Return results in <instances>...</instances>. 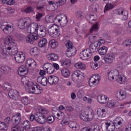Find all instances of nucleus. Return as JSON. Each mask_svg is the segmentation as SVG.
Returning a JSON list of instances; mask_svg holds the SVG:
<instances>
[{
  "label": "nucleus",
  "instance_id": "obj_1",
  "mask_svg": "<svg viewBox=\"0 0 131 131\" xmlns=\"http://www.w3.org/2000/svg\"><path fill=\"white\" fill-rule=\"evenodd\" d=\"M4 42L6 45H0V57L3 59H6L8 56H12L19 52L14 36L10 35L6 37Z\"/></svg>",
  "mask_w": 131,
  "mask_h": 131
},
{
  "label": "nucleus",
  "instance_id": "obj_2",
  "mask_svg": "<svg viewBox=\"0 0 131 131\" xmlns=\"http://www.w3.org/2000/svg\"><path fill=\"white\" fill-rule=\"evenodd\" d=\"M98 30H99L98 24L94 25L91 28L89 37V41H90L91 43H96L98 42L97 41V39L99 38Z\"/></svg>",
  "mask_w": 131,
  "mask_h": 131
},
{
  "label": "nucleus",
  "instance_id": "obj_3",
  "mask_svg": "<svg viewBox=\"0 0 131 131\" xmlns=\"http://www.w3.org/2000/svg\"><path fill=\"white\" fill-rule=\"evenodd\" d=\"M21 82L23 85H26L28 93H30V94L33 93L34 90H35V87L29 77L27 76L23 77L21 78Z\"/></svg>",
  "mask_w": 131,
  "mask_h": 131
},
{
  "label": "nucleus",
  "instance_id": "obj_4",
  "mask_svg": "<svg viewBox=\"0 0 131 131\" xmlns=\"http://www.w3.org/2000/svg\"><path fill=\"white\" fill-rule=\"evenodd\" d=\"M108 78L110 80H116L120 84L123 83V78L121 75H119L118 70L116 69L110 71L108 75Z\"/></svg>",
  "mask_w": 131,
  "mask_h": 131
},
{
  "label": "nucleus",
  "instance_id": "obj_5",
  "mask_svg": "<svg viewBox=\"0 0 131 131\" xmlns=\"http://www.w3.org/2000/svg\"><path fill=\"white\" fill-rule=\"evenodd\" d=\"M72 80L74 82H82L84 80V74L80 71H76L72 74Z\"/></svg>",
  "mask_w": 131,
  "mask_h": 131
},
{
  "label": "nucleus",
  "instance_id": "obj_6",
  "mask_svg": "<svg viewBox=\"0 0 131 131\" xmlns=\"http://www.w3.org/2000/svg\"><path fill=\"white\" fill-rule=\"evenodd\" d=\"M72 45V42L69 41L66 45L67 49H68L66 53L68 58H70L76 54V48H75Z\"/></svg>",
  "mask_w": 131,
  "mask_h": 131
},
{
  "label": "nucleus",
  "instance_id": "obj_7",
  "mask_svg": "<svg viewBox=\"0 0 131 131\" xmlns=\"http://www.w3.org/2000/svg\"><path fill=\"white\" fill-rule=\"evenodd\" d=\"M31 24V20L27 17L25 19H20L18 21V27L20 29H25Z\"/></svg>",
  "mask_w": 131,
  "mask_h": 131
},
{
  "label": "nucleus",
  "instance_id": "obj_8",
  "mask_svg": "<svg viewBox=\"0 0 131 131\" xmlns=\"http://www.w3.org/2000/svg\"><path fill=\"white\" fill-rule=\"evenodd\" d=\"M55 21L56 23L58 22V23L63 27L66 26V25H67V23H68V20L67 19V16H66L62 17L61 15H57L55 18Z\"/></svg>",
  "mask_w": 131,
  "mask_h": 131
},
{
  "label": "nucleus",
  "instance_id": "obj_9",
  "mask_svg": "<svg viewBox=\"0 0 131 131\" xmlns=\"http://www.w3.org/2000/svg\"><path fill=\"white\" fill-rule=\"evenodd\" d=\"M48 33L52 36V37H58L60 36V29H57L56 27L52 26L48 30Z\"/></svg>",
  "mask_w": 131,
  "mask_h": 131
},
{
  "label": "nucleus",
  "instance_id": "obj_10",
  "mask_svg": "<svg viewBox=\"0 0 131 131\" xmlns=\"http://www.w3.org/2000/svg\"><path fill=\"white\" fill-rule=\"evenodd\" d=\"M38 28H39V27H38V25H37V24L35 23H34L32 24H30L27 28V31L28 33H34L35 34H36Z\"/></svg>",
  "mask_w": 131,
  "mask_h": 131
},
{
  "label": "nucleus",
  "instance_id": "obj_11",
  "mask_svg": "<svg viewBox=\"0 0 131 131\" xmlns=\"http://www.w3.org/2000/svg\"><path fill=\"white\" fill-rule=\"evenodd\" d=\"M92 52L90 49L84 50L80 53L79 56L82 60H88L92 57Z\"/></svg>",
  "mask_w": 131,
  "mask_h": 131
},
{
  "label": "nucleus",
  "instance_id": "obj_12",
  "mask_svg": "<svg viewBox=\"0 0 131 131\" xmlns=\"http://www.w3.org/2000/svg\"><path fill=\"white\" fill-rule=\"evenodd\" d=\"M115 58V56L114 55V53H110L104 56L103 59L105 63H106V64H111L113 63Z\"/></svg>",
  "mask_w": 131,
  "mask_h": 131
},
{
  "label": "nucleus",
  "instance_id": "obj_13",
  "mask_svg": "<svg viewBox=\"0 0 131 131\" xmlns=\"http://www.w3.org/2000/svg\"><path fill=\"white\" fill-rule=\"evenodd\" d=\"M116 15H122V20L125 21V20H127V18L128 17V11L126 10H124L122 9H118L116 10Z\"/></svg>",
  "mask_w": 131,
  "mask_h": 131
},
{
  "label": "nucleus",
  "instance_id": "obj_14",
  "mask_svg": "<svg viewBox=\"0 0 131 131\" xmlns=\"http://www.w3.org/2000/svg\"><path fill=\"white\" fill-rule=\"evenodd\" d=\"M12 55H15L14 58L17 63H21L25 61V54L23 53L19 54L18 53H16Z\"/></svg>",
  "mask_w": 131,
  "mask_h": 131
},
{
  "label": "nucleus",
  "instance_id": "obj_15",
  "mask_svg": "<svg viewBox=\"0 0 131 131\" xmlns=\"http://www.w3.org/2000/svg\"><path fill=\"white\" fill-rule=\"evenodd\" d=\"M101 80V76L99 74H95L93 75L89 80V84L93 83V84H98Z\"/></svg>",
  "mask_w": 131,
  "mask_h": 131
},
{
  "label": "nucleus",
  "instance_id": "obj_16",
  "mask_svg": "<svg viewBox=\"0 0 131 131\" xmlns=\"http://www.w3.org/2000/svg\"><path fill=\"white\" fill-rule=\"evenodd\" d=\"M1 28L6 34H9L13 32V28L9 25L3 24L1 25Z\"/></svg>",
  "mask_w": 131,
  "mask_h": 131
},
{
  "label": "nucleus",
  "instance_id": "obj_17",
  "mask_svg": "<svg viewBox=\"0 0 131 131\" xmlns=\"http://www.w3.org/2000/svg\"><path fill=\"white\" fill-rule=\"evenodd\" d=\"M100 45L101 42H98L97 43H91L89 50H90V52L92 53V55L93 53H96V52H98V51H99Z\"/></svg>",
  "mask_w": 131,
  "mask_h": 131
},
{
  "label": "nucleus",
  "instance_id": "obj_18",
  "mask_svg": "<svg viewBox=\"0 0 131 131\" xmlns=\"http://www.w3.org/2000/svg\"><path fill=\"white\" fill-rule=\"evenodd\" d=\"M43 69L47 71L48 74H52L55 72V69L51 63H45L43 66Z\"/></svg>",
  "mask_w": 131,
  "mask_h": 131
},
{
  "label": "nucleus",
  "instance_id": "obj_19",
  "mask_svg": "<svg viewBox=\"0 0 131 131\" xmlns=\"http://www.w3.org/2000/svg\"><path fill=\"white\" fill-rule=\"evenodd\" d=\"M36 121L39 124H45L47 122V117L42 114H38Z\"/></svg>",
  "mask_w": 131,
  "mask_h": 131
},
{
  "label": "nucleus",
  "instance_id": "obj_20",
  "mask_svg": "<svg viewBox=\"0 0 131 131\" xmlns=\"http://www.w3.org/2000/svg\"><path fill=\"white\" fill-rule=\"evenodd\" d=\"M38 38H39L38 36L35 35L34 34H30L26 38V40L27 42L32 44L34 40H37Z\"/></svg>",
  "mask_w": 131,
  "mask_h": 131
},
{
  "label": "nucleus",
  "instance_id": "obj_21",
  "mask_svg": "<svg viewBox=\"0 0 131 131\" xmlns=\"http://www.w3.org/2000/svg\"><path fill=\"white\" fill-rule=\"evenodd\" d=\"M8 96L10 99L15 100L16 98H18L19 96V92L16 90L11 89L8 92Z\"/></svg>",
  "mask_w": 131,
  "mask_h": 131
},
{
  "label": "nucleus",
  "instance_id": "obj_22",
  "mask_svg": "<svg viewBox=\"0 0 131 131\" xmlns=\"http://www.w3.org/2000/svg\"><path fill=\"white\" fill-rule=\"evenodd\" d=\"M48 82L50 84H57L59 82V78L56 76H50L48 78Z\"/></svg>",
  "mask_w": 131,
  "mask_h": 131
},
{
  "label": "nucleus",
  "instance_id": "obj_23",
  "mask_svg": "<svg viewBox=\"0 0 131 131\" xmlns=\"http://www.w3.org/2000/svg\"><path fill=\"white\" fill-rule=\"evenodd\" d=\"M12 120H14L15 125H19L21 123V114L20 113H16L13 116Z\"/></svg>",
  "mask_w": 131,
  "mask_h": 131
},
{
  "label": "nucleus",
  "instance_id": "obj_24",
  "mask_svg": "<svg viewBox=\"0 0 131 131\" xmlns=\"http://www.w3.org/2000/svg\"><path fill=\"white\" fill-rule=\"evenodd\" d=\"M18 73L20 76H25L28 73V70L25 66H21L18 69Z\"/></svg>",
  "mask_w": 131,
  "mask_h": 131
},
{
  "label": "nucleus",
  "instance_id": "obj_25",
  "mask_svg": "<svg viewBox=\"0 0 131 131\" xmlns=\"http://www.w3.org/2000/svg\"><path fill=\"white\" fill-rule=\"evenodd\" d=\"M97 101L100 104H106L109 101V98L106 95H99L97 96Z\"/></svg>",
  "mask_w": 131,
  "mask_h": 131
},
{
  "label": "nucleus",
  "instance_id": "obj_26",
  "mask_svg": "<svg viewBox=\"0 0 131 131\" xmlns=\"http://www.w3.org/2000/svg\"><path fill=\"white\" fill-rule=\"evenodd\" d=\"M37 82L43 85V86H46L48 84V79L46 77L39 76L37 78Z\"/></svg>",
  "mask_w": 131,
  "mask_h": 131
},
{
  "label": "nucleus",
  "instance_id": "obj_27",
  "mask_svg": "<svg viewBox=\"0 0 131 131\" xmlns=\"http://www.w3.org/2000/svg\"><path fill=\"white\" fill-rule=\"evenodd\" d=\"M36 33L38 35L39 37H45V36L47 35V30H46V29H41L39 27Z\"/></svg>",
  "mask_w": 131,
  "mask_h": 131
},
{
  "label": "nucleus",
  "instance_id": "obj_28",
  "mask_svg": "<svg viewBox=\"0 0 131 131\" xmlns=\"http://www.w3.org/2000/svg\"><path fill=\"white\" fill-rule=\"evenodd\" d=\"M106 126V130L107 131H114L115 129V127L116 126L115 125H111L110 123H109V121H106L105 122Z\"/></svg>",
  "mask_w": 131,
  "mask_h": 131
},
{
  "label": "nucleus",
  "instance_id": "obj_29",
  "mask_svg": "<svg viewBox=\"0 0 131 131\" xmlns=\"http://www.w3.org/2000/svg\"><path fill=\"white\" fill-rule=\"evenodd\" d=\"M48 44V40L46 38H42L39 40L38 46L39 48H45Z\"/></svg>",
  "mask_w": 131,
  "mask_h": 131
},
{
  "label": "nucleus",
  "instance_id": "obj_30",
  "mask_svg": "<svg viewBox=\"0 0 131 131\" xmlns=\"http://www.w3.org/2000/svg\"><path fill=\"white\" fill-rule=\"evenodd\" d=\"M122 122H123V119L121 117H118L114 120V124L116 126H117V125H122Z\"/></svg>",
  "mask_w": 131,
  "mask_h": 131
},
{
  "label": "nucleus",
  "instance_id": "obj_31",
  "mask_svg": "<svg viewBox=\"0 0 131 131\" xmlns=\"http://www.w3.org/2000/svg\"><path fill=\"white\" fill-rule=\"evenodd\" d=\"M107 52H108V48L105 46L101 47L98 50V52L101 56H104V55H106L107 54Z\"/></svg>",
  "mask_w": 131,
  "mask_h": 131
},
{
  "label": "nucleus",
  "instance_id": "obj_32",
  "mask_svg": "<svg viewBox=\"0 0 131 131\" xmlns=\"http://www.w3.org/2000/svg\"><path fill=\"white\" fill-rule=\"evenodd\" d=\"M48 57L49 58V59L51 61H57V60L59 59L58 55L55 53H51L50 54H48Z\"/></svg>",
  "mask_w": 131,
  "mask_h": 131
},
{
  "label": "nucleus",
  "instance_id": "obj_33",
  "mask_svg": "<svg viewBox=\"0 0 131 131\" xmlns=\"http://www.w3.org/2000/svg\"><path fill=\"white\" fill-rule=\"evenodd\" d=\"M10 71H11V68L9 67H3L0 69V74H3V73L8 74Z\"/></svg>",
  "mask_w": 131,
  "mask_h": 131
},
{
  "label": "nucleus",
  "instance_id": "obj_34",
  "mask_svg": "<svg viewBox=\"0 0 131 131\" xmlns=\"http://www.w3.org/2000/svg\"><path fill=\"white\" fill-rule=\"evenodd\" d=\"M106 112V110L105 109H103L102 108H98L97 113V115L99 117H105V113Z\"/></svg>",
  "mask_w": 131,
  "mask_h": 131
},
{
  "label": "nucleus",
  "instance_id": "obj_35",
  "mask_svg": "<svg viewBox=\"0 0 131 131\" xmlns=\"http://www.w3.org/2000/svg\"><path fill=\"white\" fill-rule=\"evenodd\" d=\"M38 53H39V51L37 47H34L30 49V54L32 56H36V55H38Z\"/></svg>",
  "mask_w": 131,
  "mask_h": 131
},
{
  "label": "nucleus",
  "instance_id": "obj_36",
  "mask_svg": "<svg viewBox=\"0 0 131 131\" xmlns=\"http://www.w3.org/2000/svg\"><path fill=\"white\" fill-rule=\"evenodd\" d=\"M80 118L81 120H83V121H89V119H88V113L86 112L81 114Z\"/></svg>",
  "mask_w": 131,
  "mask_h": 131
},
{
  "label": "nucleus",
  "instance_id": "obj_37",
  "mask_svg": "<svg viewBox=\"0 0 131 131\" xmlns=\"http://www.w3.org/2000/svg\"><path fill=\"white\" fill-rule=\"evenodd\" d=\"M71 62V61H70V60L67 58L64 60H61L60 63L62 66H63V67H66V66H69V65H70Z\"/></svg>",
  "mask_w": 131,
  "mask_h": 131
},
{
  "label": "nucleus",
  "instance_id": "obj_38",
  "mask_svg": "<svg viewBox=\"0 0 131 131\" xmlns=\"http://www.w3.org/2000/svg\"><path fill=\"white\" fill-rule=\"evenodd\" d=\"M61 74L64 77H69L70 76V72L67 69H63L61 70Z\"/></svg>",
  "mask_w": 131,
  "mask_h": 131
},
{
  "label": "nucleus",
  "instance_id": "obj_39",
  "mask_svg": "<svg viewBox=\"0 0 131 131\" xmlns=\"http://www.w3.org/2000/svg\"><path fill=\"white\" fill-rule=\"evenodd\" d=\"M74 66L77 69H81L82 70H84V69H85V66L82 64V63L81 62H78L75 64Z\"/></svg>",
  "mask_w": 131,
  "mask_h": 131
},
{
  "label": "nucleus",
  "instance_id": "obj_40",
  "mask_svg": "<svg viewBox=\"0 0 131 131\" xmlns=\"http://www.w3.org/2000/svg\"><path fill=\"white\" fill-rule=\"evenodd\" d=\"M22 125H24L23 127L26 128V129H30V122L29 121H25L21 123Z\"/></svg>",
  "mask_w": 131,
  "mask_h": 131
},
{
  "label": "nucleus",
  "instance_id": "obj_41",
  "mask_svg": "<svg viewBox=\"0 0 131 131\" xmlns=\"http://www.w3.org/2000/svg\"><path fill=\"white\" fill-rule=\"evenodd\" d=\"M34 65H36V62L34 59H30L26 62V66H29V67H31V66H34Z\"/></svg>",
  "mask_w": 131,
  "mask_h": 131
},
{
  "label": "nucleus",
  "instance_id": "obj_42",
  "mask_svg": "<svg viewBox=\"0 0 131 131\" xmlns=\"http://www.w3.org/2000/svg\"><path fill=\"white\" fill-rule=\"evenodd\" d=\"M113 8H114V6H113V5L110 3H107L104 9V13H106L107 11H109V10H112Z\"/></svg>",
  "mask_w": 131,
  "mask_h": 131
},
{
  "label": "nucleus",
  "instance_id": "obj_43",
  "mask_svg": "<svg viewBox=\"0 0 131 131\" xmlns=\"http://www.w3.org/2000/svg\"><path fill=\"white\" fill-rule=\"evenodd\" d=\"M49 45L51 46L52 49H56L58 47V42L56 41V40H52L49 42Z\"/></svg>",
  "mask_w": 131,
  "mask_h": 131
},
{
  "label": "nucleus",
  "instance_id": "obj_44",
  "mask_svg": "<svg viewBox=\"0 0 131 131\" xmlns=\"http://www.w3.org/2000/svg\"><path fill=\"white\" fill-rule=\"evenodd\" d=\"M66 113L69 116L71 115L70 112L73 111V108L71 106H66L65 107Z\"/></svg>",
  "mask_w": 131,
  "mask_h": 131
},
{
  "label": "nucleus",
  "instance_id": "obj_45",
  "mask_svg": "<svg viewBox=\"0 0 131 131\" xmlns=\"http://www.w3.org/2000/svg\"><path fill=\"white\" fill-rule=\"evenodd\" d=\"M115 106V101L114 100H110L106 104V106L108 108H113Z\"/></svg>",
  "mask_w": 131,
  "mask_h": 131
},
{
  "label": "nucleus",
  "instance_id": "obj_46",
  "mask_svg": "<svg viewBox=\"0 0 131 131\" xmlns=\"http://www.w3.org/2000/svg\"><path fill=\"white\" fill-rule=\"evenodd\" d=\"M21 102L22 104L27 106V105H28V97L27 96L22 97L21 99Z\"/></svg>",
  "mask_w": 131,
  "mask_h": 131
},
{
  "label": "nucleus",
  "instance_id": "obj_47",
  "mask_svg": "<svg viewBox=\"0 0 131 131\" xmlns=\"http://www.w3.org/2000/svg\"><path fill=\"white\" fill-rule=\"evenodd\" d=\"M7 129L8 127H7L6 123H0V130H7Z\"/></svg>",
  "mask_w": 131,
  "mask_h": 131
},
{
  "label": "nucleus",
  "instance_id": "obj_48",
  "mask_svg": "<svg viewBox=\"0 0 131 131\" xmlns=\"http://www.w3.org/2000/svg\"><path fill=\"white\" fill-rule=\"evenodd\" d=\"M77 96L79 99H82V98L84 96V91L83 90H79L77 93Z\"/></svg>",
  "mask_w": 131,
  "mask_h": 131
},
{
  "label": "nucleus",
  "instance_id": "obj_49",
  "mask_svg": "<svg viewBox=\"0 0 131 131\" xmlns=\"http://www.w3.org/2000/svg\"><path fill=\"white\" fill-rule=\"evenodd\" d=\"M56 115V118L59 120H62V119H64V117L65 116L64 113L61 112L59 113H57Z\"/></svg>",
  "mask_w": 131,
  "mask_h": 131
},
{
  "label": "nucleus",
  "instance_id": "obj_50",
  "mask_svg": "<svg viewBox=\"0 0 131 131\" xmlns=\"http://www.w3.org/2000/svg\"><path fill=\"white\" fill-rule=\"evenodd\" d=\"M55 120V118L53 116H50L47 118V121L48 123H53Z\"/></svg>",
  "mask_w": 131,
  "mask_h": 131
},
{
  "label": "nucleus",
  "instance_id": "obj_51",
  "mask_svg": "<svg viewBox=\"0 0 131 131\" xmlns=\"http://www.w3.org/2000/svg\"><path fill=\"white\" fill-rule=\"evenodd\" d=\"M48 113H49V111L47 109L43 108H41L39 110V113L38 114H42L43 115H45V114H48Z\"/></svg>",
  "mask_w": 131,
  "mask_h": 131
},
{
  "label": "nucleus",
  "instance_id": "obj_52",
  "mask_svg": "<svg viewBox=\"0 0 131 131\" xmlns=\"http://www.w3.org/2000/svg\"><path fill=\"white\" fill-rule=\"evenodd\" d=\"M83 13L82 11L79 10L76 12V16L77 17V18H80V19L82 18Z\"/></svg>",
  "mask_w": 131,
  "mask_h": 131
},
{
  "label": "nucleus",
  "instance_id": "obj_53",
  "mask_svg": "<svg viewBox=\"0 0 131 131\" xmlns=\"http://www.w3.org/2000/svg\"><path fill=\"white\" fill-rule=\"evenodd\" d=\"M127 53L125 51H123L120 53V55L119 56L120 59H123V58H127Z\"/></svg>",
  "mask_w": 131,
  "mask_h": 131
},
{
  "label": "nucleus",
  "instance_id": "obj_54",
  "mask_svg": "<svg viewBox=\"0 0 131 131\" xmlns=\"http://www.w3.org/2000/svg\"><path fill=\"white\" fill-rule=\"evenodd\" d=\"M91 66L92 67V69H94V70H97V69H98V68H99L98 63H97V62H96L91 63Z\"/></svg>",
  "mask_w": 131,
  "mask_h": 131
},
{
  "label": "nucleus",
  "instance_id": "obj_55",
  "mask_svg": "<svg viewBox=\"0 0 131 131\" xmlns=\"http://www.w3.org/2000/svg\"><path fill=\"white\" fill-rule=\"evenodd\" d=\"M25 13L26 14H30L32 12H33V8L31 7H28L24 10Z\"/></svg>",
  "mask_w": 131,
  "mask_h": 131
},
{
  "label": "nucleus",
  "instance_id": "obj_56",
  "mask_svg": "<svg viewBox=\"0 0 131 131\" xmlns=\"http://www.w3.org/2000/svg\"><path fill=\"white\" fill-rule=\"evenodd\" d=\"M123 45L125 47H130L131 46V39L125 40L123 41Z\"/></svg>",
  "mask_w": 131,
  "mask_h": 131
},
{
  "label": "nucleus",
  "instance_id": "obj_57",
  "mask_svg": "<svg viewBox=\"0 0 131 131\" xmlns=\"http://www.w3.org/2000/svg\"><path fill=\"white\" fill-rule=\"evenodd\" d=\"M69 127L71 128H72V129H73L74 130H75V129H76V123L75 122H72L71 123H70L69 124Z\"/></svg>",
  "mask_w": 131,
  "mask_h": 131
},
{
  "label": "nucleus",
  "instance_id": "obj_58",
  "mask_svg": "<svg viewBox=\"0 0 131 131\" xmlns=\"http://www.w3.org/2000/svg\"><path fill=\"white\" fill-rule=\"evenodd\" d=\"M67 2V0H59L57 2V5L58 6H63V5H65L66 4V2Z\"/></svg>",
  "mask_w": 131,
  "mask_h": 131
},
{
  "label": "nucleus",
  "instance_id": "obj_59",
  "mask_svg": "<svg viewBox=\"0 0 131 131\" xmlns=\"http://www.w3.org/2000/svg\"><path fill=\"white\" fill-rule=\"evenodd\" d=\"M119 94L122 98H125L126 97V93L123 90H120Z\"/></svg>",
  "mask_w": 131,
  "mask_h": 131
},
{
  "label": "nucleus",
  "instance_id": "obj_60",
  "mask_svg": "<svg viewBox=\"0 0 131 131\" xmlns=\"http://www.w3.org/2000/svg\"><path fill=\"white\" fill-rule=\"evenodd\" d=\"M30 131H40L41 127L39 126L33 127L30 128Z\"/></svg>",
  "mask_w": 131,
  "mask_h": 131
},
{
  "label": "nucleus",
  "instance_id": "obj_61",
  "mask_svg": "<svg viewBox=\"0 0 131 131\" xmlns=\"http://www.w3.org/2000/svg\"><path fill=\"white\" fill-rule=\"evenodd\" d=\"M93 118H94V113H91L90 115H89V114H88L87 119H88V121H91V120H92Z\"/></svg>",
  "mask_w": 131,
  "mask_h": 131
},
{
  "label": "nucleus",
  "instance_id": "obj_62",
  "mask_svg": "<svg viewBox=\"0 0 131 131\" xmlns=\"http://www.w3.org/2000/svg\"><path fill=\"white\" fill-rule=\"evenodd\" d=\"M36 118H37V117H36V116H34L33 114H31L30 116V121H33L34 120L36 121Z\"/></svg>",
  "mask_w": 131,
  "mask_h": 131
},
{
  "label": "nucleus",
  "instance_id": "obj_63",
  "mask_svg": "<svg viewBox=\"0 0 131 131\" xmlns=\"http://www.w3.org/2000/svg\"><path fill=\"white\" fill-rule=\"evenodd\" d=\"M33 94H35V95H39V94H41V91L40 90L35 88V90H34V91L33 92Z\"/></svg>",
  "mask_w": 131,
  "mask_h": 131
},
{
  "label": "nucleus",
  "instance_id": "obj_64",
  "mask_svg": "<svg viewBox=\"0 0 131 131\" xmlns=\"http://www.w3.org/2000/svg\"><path fill=\"white\" fill-rule=\"evenodd\" d=\"M19 129L20 127L18 126V125H15V126L11 128V131H19Z\"/></svg>",
  "mask_w": 131,
  "mask_h": 131
}]
</instances>
